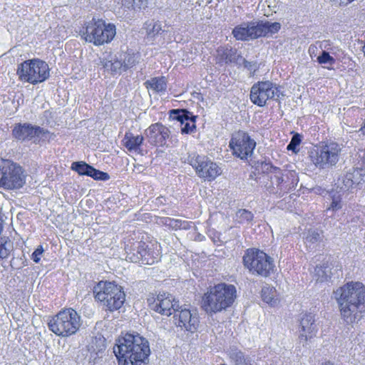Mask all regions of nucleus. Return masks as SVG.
I'll use <instances>...</instances> for the list:
<instances>
[{
	"mask_svg": "<svg viewBox=\"0 0 365 365\" xmlns=\"http://www.w3.org/2000/svg\"><path fill=\"white\" fill-rule=\"evenodd\" d=\"M237 299V289L233 284L220 282L207 288L201 297V308L212 315L230 308Z\"/></svg>",
	"mask_w": 365,
	"mask_h": 365,
	"instance_id": "3",
	"label": "nucleus"
},
{
	"mask_svg": "<svg viewBox=\"0 0 365 365\" xmlns=\"http://www.w3.org/2000/svg\"><path fill=\"white\" fill-rule=\"evenodd\" d=\"M255 146V141L243 130L234 133L229 143L232 155L244 160L252 155Z\"/></svg>",
	"mask_w": 365,
	"mask_h": 365,
	"instance_id": "16",
	"label": "nucleus"
},
{
	"mask_svg": "<svg viewBox=\"0 0 365 365\" xmlns=\"http://www.w3.org/2000/svg\"><path fill=\"white\" fill-rule=\"evenodd\" d=\"M168 78L164 76L152 77L144 82L145 88L155 94H164L168 88Z\"/></svg>",
	"mask_w": 365,
	"mask_h": 365,
	"instance_id": "23",
	"label": "nucleus"
},
{
	"mask_svg": "<svg viewBox=\"0 0 365 365\" xmlns=\"http://www.w3.org/2000/svg\"><path fill=\"white\" fill-rule=\"evenodd\" d=\"M341 319L347 324L359 320L365 313V285L349 282L334 292Z\"/></svg>",
	"mask_w": 365,
	"mask_h": 365,
	"instance_id": "1",
	"label": "nucleus"
},
{
	"mask_svg": "<svg viewBox=\"0 0 365 365\" xmlns=\"http://www.w3.org/2000/svg\"><path fill=\"white\" fill-rule=\"evenodd\" d=\"M49 132L43 128L32 125L29 123H16L12 129L13 137L20 141L31 140L41 135L48 134Z\"/></svg>",
	"mask_w": 365,
	"mask_h": 365,
	"instance_id": "18",
	"label": "nucleus"
},
{
	"mask_svg": "<svg viewBox=\"0 0 365 365\" xmlns=\"http://www.w3.org/2000/svg\"><path fill=\"white\" fill-rule=\"evenodd\" d=\"M279 88L270 81H259L254 83L250 92V100L258 107H264L269 101H278Z\"/></svg>",
	"mask_w": 365,
	"mask_h": 365,
	"instance_id": "13",
	"label": "nucleus"
},
{
	"mask_svg": "<svg viewBox=\"0 0 365 365\" xmlns=\"http://www.w3.org/2000/svg\"><path fill=\"white\" fill-rule=\"evenodd\" d=\"M71 168L79 175L89 176L94 180H107L109 179V175L107 173L97 170L84 161L73 162Z\"/></svg>",
	"mask_w": 365,
	"mask_h": 365,
	"instance_id": "21",
	"label": "nucleus"
},
{
	"mask_svg": "<svg viewBox=\"0 0 365 365\" xmlns=\"http://www.w3.org/2000/svg\"><path fill=\"white\" fill-rule=\"evenodd\" d=\"M276 290L273 287H264L262 289L261 297L263 302L267 304L274 306L277 304V298L275 297Z\"/></svg>",
	"mask_w": 365,
	"mask_h": 365,
	"instance_id": "27",
	"label": "nucleus"
},
{
	"mask_svg": "<svg viewBox=\"0 0 365 365\" xmlns=\"http://www.w3.org/2000/svg\"><path fill=\"white\" fill-rule=\"evenodd\" d=\"M11 242L9 240L0 242V262L8 258L11 253Z\"/></svg>",
	"mask_w": 365,
	"mask_h": 365,
	"instance_id": "32",
	"label": "nucleus"
},
{
	"mask_svg": "<svg viewBox=\"0 0 365 365\" xmlns=\"http://www.w3.org/2000/svg\"><path fill=\"white\" fill-rule=\"evenodd\" d=\"M175 324L192 333L195 332L199 327L200 320L197 313H192L190 309L181 308L174 311Z\"/></svg>",
	"mask_w": 365,
	"mask_h": 365,
	"instance_id": "17",
	"label": "nucleus"
},
{
	"mask_svg": "<svg viewBox=\"0 0 365 365\" xmlns=\"http://www.w3.org/2000/svg\"><path fill=\"white\" fill-rule=\"evenodd\" d=\"M235 362L237 365H252L250 361L245 358L242 352L236 354Z\"/></svg>",
	"mask_w": 365,
	"mask_h": 365,
	"instance_id": "38",
	"label": "nucleus"
},
{
	"mask_svg": "<svg viewBox=\"0 0 365 365\" xmlns=\"http://www.w3.org/2000/svg\"><path fill=\"white\" fill-rule=\"evenodd\" d=\"M318 329L315 324L314 316L312 313H305L299 320V338L301 341H307L314 338Z\"/></svg>",
	"mask_w": 365,
	"mask_h": 365,
	"instance_id": "20",
	"label": "nucleus"
},
{
	"mask_svg": "<svg viewBox=\"0 0 365 365\" xmlns=\"http://www.w3.org/2000/svg\"><path fill=\"white\" fill-rule=\"evenodd\" d=\"M126 259L133 263L153 265L160 261L162 247L157 240L132 238L125 245Z\"/></svg>",
	"mask_w": 365,
	"mask_h": 365,
	"instance_id": "5",
	"label": "nucleus"
},
{
	"mask_svg": "<svg viewBox=\"0 0 365 365\" xmlns=\"http://www.w3.org/2000/svg\"><path fill=\"white\" fill-rule=\"evenodd\" d=\"M317 50V47L314 45H311L309 48V53L311 56L315 55V51Z\"/></svg>",
	"mask_w": 365,
	"mask_h": 365,
	"instance_id": "41",
	"label": "nucleus"
},
{
	"mask_svg": "<svg viewBox=\"0 0 365 365\" xmlns=\"http://www.w3.org/2000/svg\"><path fill=\"white\" fill-rule=\"evenodd\" d=\"M145 132L149 142L155 147H163L170 134L169 128L161 123L151 124Z\"/></svg>",
	"mask_w": 365,
	"mask_h": 365,
	"instance_id": "19",
	"label": "nucleus"
},
{
	"mask_svg": "<svg viewBox=\"0 0 365 365\" xmlns=\"http://www.w3.org/2000/svg\"><path fill=\"white\" fill-rule=\"evenodd\" d=\"M243 66L250 71V76H254L259 69V65L256 62H250L245 59L243 60Z\"/></svg>",
	"mask_w": 365,
	"mask_h": 365,
	"instance_id": "34",
	"label": "nucleus"
},
{
	"mask_svg": "<svg viewBox=\"0 0 365 365\" xmlns=\"http://www.w3.org/2000/svg\"><path fill=\"white\" fill-rule=\"evenodd\" d=\"M190 164L197 175L204 181L212 182L222 173L221 168L205 155H194L190 159Z\"/></svg>",
	"mask_w": 365,
	"mask_h": 365,
	"instance_id": "15",
	"label": "nucleus"
},
{
	"mask_svg": "<svg viewBox=\"0 0 365 365\" xmlns=\"http://www.w3.org/2000/svg\"><path fill=\"white\" fill-rule=\"evenodd\" d=\"M146 302L150 309L168 317L173 314L178 307V302L175 297L165 292H150L146 298Z\"/></svg>",
	"mask_w": 365,
	"mask_h": 365,
	"instance_id": "14",
	"label": "nucleus"
},
{
	"mask_svg": "<svg viewBox=\"0 0 365 365\" xmlns=\"http://www.w3.org/2000/svg\"><path fill=\"white\" fill-rule=\"evenodd\" d=\"M50 71L49 66L45 61L34 58L18 64L16 75L21 82L36 85L49 78Z\"/></svg>",
	"mask_w": 365,
	"mask_h": 365,
	"instance_id": "8",
	"label": "nucleus"
},
{
	"mask_svg": "<svg viewBox=\"0 0 365 365\" xmlns=\"http://www.w3.org/2000/svg\"><path fill=\"white\" fill-rule=\"evenodd\" d=\"M162 225L173 230H189L191 227V222L175 219L169 217H164L160 219Z\"/></svg>",
	"mask_w": 365,
	"mask_h": 365,
	"instance_id": "26",
	"label": "nucleus"
},
{
	"mask_svg": "<svg viewBox=\"0 0 365 365\" xmlns=\"http://www.w3.org/2000/svg\"><path fill=\"white\" fill-rule=\"evenodd\" d=\"M322 233V232L309 231L306 240L310 243H315L321 240Z\"/></svg>",
	"mask_w": 365,
	"mask_h": 365,
	"instance_id": "35",
	"label": "nucleus"
},
{
	"mask_svg": "<svg viewBox=\"0 0 365 365\" xmlns=\"http://www.w3.org/2000/svg\"><path fill=\"white\" fill-rule=\"evenodd\" d=\"M92 290L95 301L107 312L118 311L125 302L123 287L115 281L101 280Z\"/></svg>",
	"mask_w": 365,
	"mask_h": 365,
	"instance_id": "6",
	"label": "nucleus"
},
{
	"mask_svg": "<svg viewBox=\"0 0 365 365\" xmlns=\"http://www.w3.org/2000/svg\"><path fill=\"white\" fill-rule=\"evenodd\" d=\"M302 142V136L299 133H295L290 143L288 144L287 149L288 150H291L294 153H297L299 151V149H297V147L300 145Z\"/></svg>",
	"mask_w": 365,
	"mask_h": 365,
	"instance_id": "33",
	"label": "nucleus"
},
{
	"mask_svg": "<svg viewBox=\"0 0 365 365\" xmlns=\"http://www.w3.org/2000/svg\"><path fill=\"white\" fill-rule=\"evenodd\" d=\"M324 48H327V49H329V47H327V45L324 46Z\"/></svg>",
	"mask_w": 365,
	"mask_h": 365,
	"instance_id": "44",
	"label": "nucleus"
},
{
	"mask_svg": "<svg viewBox=\"0 0 365 365\" xmlns=\"http://www.w3.org/2000/svg\"><path fill=\"white\" fill-rule=\"evenodd\" d=\"M242 259L245 267L252 274L267 277L274 271V264L272 259L258 249H247Z\"/></svg>",
	"mask_w": 365,
	"mask_h": 365,
	"instance_id": "12",
	"label": "nucleus"
},
{
	"mask_svg": "<svg viewBox=\"0 0 365 365\" xmlns=\"http://www.w3.org/2000/svg\"><path fill=\"white\" fill-rule=\"evenodd\" d=\"M113 351L119 365H145L150 354L148 341L139 334L130 333L118 337Z\"/></svg>",
	"mask_w": 365,
	"mask_h": 365,
	"instance_id": "2",
	"label": "nucleus"
},
{
	"mask_svg": "<svg viewBox=\"0 0 365 365\" xmlns=\"http://www.w3.org/2000/svg\"><path fill=\"white\" fill-rule=\"evenodd\" d=\"M144 142V137L142 135H135L131 132H126L122 145L129 151L140 153L141 146Z\"/></svg>",
	"mask_w": 365,
	"mask_h": 365,
	"instance_id": "24",
	"label": "nucleus"
},
{
	"mask_svg": "<svg viewBox=\"0 0 365 365\" xmlns=\"http://www.w3.org/2000/svg\"><path fill=\"white\" fill-rule=\"evenodd\" d=\"M271 173H272L270 177L272 182L275 184L280 190H289L294 188L297 184V179L293 178L292 186L286 185V182L284 181V174L282 170L278 167L272 166ZM290 175L294 178L293 174L290 173Z\"/></svg>",
	"mask_w": 365,
	"mask_h": 365,
	"instance_id": "25",
	"label": "nucleus"
},
{
	"mask_svg": "<svg viewBox=\"0 0 365 365\" xmlns=\"http://www.w3.org/2000/svg\"><path fill=\"white\" fill-rule=\"evenodd\" d=\"M148 0H125V5L133 10L144 9L148 6Z\"/></svg>",
	"mask_w": 365,
	"mask_h": 365,
	"instance_id": "31",
	"label": "nucleus"
},
{
	"mask_svg": "<svg viewBox=\"0 0 365 365\" xmlns=\"http://www.w3.org/2000/svg\"><path fill=\"white\" fill-rule=\"evenodd\" d=\"M340 207H341V200H337L333 199L329 209L336 210L339 209Z\"/></svg>",
	"mask_w": 365,
	"mask_h": 365,
	"instance_id": "40",
	"label": "nucleus"
},
{
	"mask_svg": "<svg viewBox=\"0 0 365 365\" xmlns=\"http://www.w3.org/2000/svg\"><path fill=\"white\" fill-rule=\"evenodd\" d=\"M254 215L252 212L246 209H240L236 212V219L238 223L244 224L252 221Z\"/></svg>",
	"mask_w": 365,
	"mask_h": 365,
	"instance_id": "30",
	"label": "nucleus"
},
{
	"mask_svg": "<svg viewBox=\"0 0 365 365\" xmlns=\"http://www.w3.org/2000/svg\"><path fill=\"white\" fill-rule=\"evenodd\" d=\"M155 26H158L157 31L160 29V26L154 24L153 26V31H154Z\"/></svg>",
	"mask_w": 365,
	"mask_h": 365,
	"instance_id": "43",
	"label": "nucleus"
},
{
	"mask_svg": "<svg viewBox=\"0 0 365 365\" xmlns=\"http://www.w3.org/2000/svg\"><path fill=\"white\" fill-rule=\"evenodd\" d=\"M78 34L82 40L95 46H104L115 38L116 26L102 18L93 16L81 24Z\"/></svg>",
	"mask_w": 365,
	"mask_h": 365,
	"instance_id": "4",
	"label": "nucleus"
},
{
	"mask_svg": "<svg viewBox=\"0 0 365 365\" xmlns=\"http://www.w3.org/2000/svg\"><path fill=\"white\" fill-rule=\"evenodd\" d=\"M324 48H327V49H329V47H327V45L324 46Z\"/></svg>",
	"mask_w": 365,
	"mask_h": 365,
	"instance_id": "45",
	"label": "nucleus"
},
{
	"mask_svg": "<svg viewBox=\"0 0 365 365\" xmlns=\"http://www.w3.org/2000/svg\"><path fill=\"white\" fill-rule=\"evenodd\" d=\"M44 249L43 246L41 245H38L31 255L32 260L36 263H38L41 260V256L42 255Z\"/></svg>",
	"mask_w": 365,
	"mask_h": 365,
	"instance_id": "36",
	"label": "nucleus"
},
{
	"mask_svg": "<svg viewBox=\"0 0 365 365\" xmlns=\"http://www.w3.org/2000/svg\"><path fill=\"white\" fill-rule=\"evenodd\" d=\"M317 61L321 65H324V67L327 69L331 70L336 63V59L329 52L323 51L317 57Z\"/></svg>",
	"mask_w": 365,
	"mask_h": 365,
	"instance_id": "28",
	"label": "nucleus"
},
{
	"mask_svg": "<svg viewBox=\"0 0 365 365\" xmlns=\"http://www.w3.org/2000/svg\"><path fill=\"white\" fill-rule=\"evenodd\" d=\"M173 112L178 114L176 118L181 123V133L182 134H190L195 130L197 118L195 115H192L185 110H173Z\"/></svg>",
	"mask_w": 365,
	"mask_h": 365,
	"instance_id": "22",
	"label": "nucleus"
},
{
	"mask_svg": "<svg viewBox=\"0 0 365 365\" xmlns=\"http://www.w3.org/2000/svg\"><path fill=\"white\" fill-rule=\"evenodd\" d=\"M26 181L23 167L14 160L0 155V188L15 190L21 188Z\"/></svg>",
	"mask_w": 365,
	"mask_h": 365,
	"instance_id": "10",
	"label": "nucleus"
},
{
	"mask_svg": "<svg viewBox=\"0 0 365 365\" xmlns=\"http://www.w3.org/2000/svg\"><path fill=\"white\" fill-rule=\"evenodd\" d=\"M280 29L279 22L251 21L236 26L232 34L236 40L245 41L277 34Z\"/></svg>",
	"mask_w": 365,
	"mask_h": 365,
	"instance_id": "9",
	"label": "nucleus"
},
{
	"mask_svg": "<svg viewBox=\"0 0 365 365\" xmlns=\"http://www.w3.org/2000/svg\"><path fill=\"white\" fill-rule=\"evenodd\" d=\"M48 329L56 336L67 338L75 335L82 325L81 317L73 308H63L51 317L48 323Z\"/></svg>",
	"mask_w": 365,
	"mask_h": 365,
	"instance_id": "7",
	"label": "nucleus"
},
{
	"mask_svg": "<svg viewBox=\"0 0 365 365\" xmlns=\"http://www.w3.org/2000/svg\"><path fill=\"white\" fill-rule=\"evenodd\" d=\"M232 53L233 54H235V52L232 51V49H222V53L220 54L221 59L225 62H231L232 59L228 56L229 53Z\"/></svg>",
	"mask_w": 365,
	"mask_h": 365,
	"instance_id": "39",
	"label": "nucleus"
},
{
	"mask_svg": "<svg viewBox=\"0 0 365 365\" xmlns=\"http://www.w3.org/2000/svg\"><path fill=\"white\" fill-rule=\"evenodd\" d=\"M341 152V145L332 140H327L315 145L309 152L311 162L319 168H325L335 165Z\"/></svg>",
	"mask_w": 365,
	"mask_h": 365,
	"instance_id": "11",
	"label": "nucleus"
},
{
	"mask_svg": "<svg viewBox=\"0 0 365 365\" xmlns=\"http://www.w3.org/2000/svg\"><path fill=\"white\" fill-rule=\"evenodd\" d=\"M220 365H226V364H220Z\"/></svg>",
	"mask_w": 365,
	"mask_h": 365,
	"instance_id": "46",
	"label": "nucleus"
},
{
	"mask_svg": "<svg viewBox=\"0 0 365 365\" xmlns=\"http://www.w3.org/2000/svg\"><path fill=\"white\" fill-rule=\"evenodd\" d=\"M364 176L365 173L362 168H354L352 173L346 175V178L351 180V185H359L361 182H364Z\"/></svg>",
	"mask_w": 365,
	"mask_h": 365,
	"instance_id": "29",
	"label": "nucleus"
},
{
	"mask_svg": "<svg viewBox=\"0 0 365 365\" xmlns=\"http://www.w3.org/2000/svg\"><path fill=\"white\" fill-rule=\"evenodd\" d=\"M322 365H334V364L330 361H325Z\"/></svg>",
	"mask_w": 365,
	"mask_h": 365,
	"instance_id": "42",
	"label": "nucleus"
},
{
	"mask_svg": "<svg viewBox=\"0 0 365 365\" xmlns=\"http://www.w3.org/2000/svg\"><path fill=\"white\" fill-rule=\"evenodd\" d=\"M329 267L328 264L324 265V266H317L315 268V272L319 275V277H322V281L327 280L329 278H330V275L327 274L326 272L323 270L324 269H326Z\"/></svg>",
	"mask_w": 365,
	"mask_h": 365,
	"instance_id": "37",
	"label": "nucleus"
}]
</instances>
